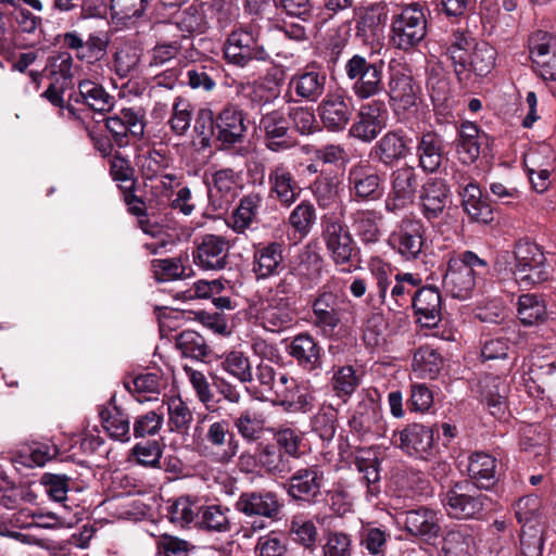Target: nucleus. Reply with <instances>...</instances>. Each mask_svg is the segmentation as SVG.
Masks as SVG:
<instances>
[{
  "label": "nucleus",
  "instance_id": "nucleus-34",
  "mask_svg": "<svg viewBox=\"0 0 556 556\" xmlns=\"http://www.w3.org/2000/svg\"><path fill=\"white\" fill-rule=\"evenodd\" d=\"M318 111L323 125L330 131L343 130L352 116L351 106L340 93L327 94Z\"/></svg>",
  "mask_w": 556,
  "mask_h": 556
},
{
  "label": "nucleus",
  "instance_id": "nucleus-26",
  "mask_svg": "<svg viewBox=\"0 0 556 556\" xmlns=\"http://www.w3.org/2000/svg\"><path fill=\"white\" fill-rule=\"evenodd\" d=\"M285 245L282 242H261L254 245L252 271L257 280L277 276L282 269Z\"/></svg>",
  "mask_w": 556,
  "mask_h": 556
},
{
  "label": "nucleus",
  "instance_id": "nucleus-55",
  "mask_svg": "<svg viewBox=\"0 0 556 556\" xmlns=\"http://www.w3.org/2000/svg\"><path fill=\"white\" fill-rule=\"evenodd\" d=\"M165 403L170 430L179 433L187 431L193 420V413L188 404L180 396H169Z\"/></svg>",
  "mask_w": 556,
  "mask_h": 556
},
{
  "label": "nucleus",
  "instance_id": "nucleus-25",
  "mask_svg": "<svg viewBox=\"0 0 556 556\" xmlns=\"http://www.w3.org/2000/svg\"><path fill=\"white\" fill-rule=\"evenodd\" d=\"M384 103L372 101L361 106L356 121L349 134L363 142H371L384 127Z\"/></svg>",
  "mask_w": 556,
  "mask_h": 556
},
{
  "label": "nucleus",
  "instance_id": "nucleus-48",
  "mask_svg": "<svg viewBox=\"0 0 556 556\" xmlns=\"http://www.w3.org/2000/svg\"><path fill=\"white\" fill-rule=\"evenodd\" d=\"M266 363H261L256 366L255 377H253L252 388L256 389L257 399L269 400L277 399V391L280 389L281 383L280 375Z\"/></svg>",
  "mask_w": 556,
  "mask_h": 556
},
{
  "label": "nucleus",
  "instance_id": "nucleus-3",
  "mask_svg": "<svg viewBox=\"0 0 556 556\" xmlns=\"http://www.w3.org/2000/svg\"><path fill=\"white\" fill-rule=\"evenodd\" d=\"M351 304L341 279L331 277L318 290L312 302L313 324L330 334L342 323L344 306Z\"/></svg>",
  "mask_w": 556,
  "mask_h": 556
},
{
  "label": "nucleus",
  "instance_id": "nucleus-14",
  "mask_svg": "<svg viewBox=\"0 0 556 556\" xmlns=\"http://www.w3.org/2000/svg\"><path fill=\"white\" fill-rule=\"evenodd\" d=\"M249 314L256 325L270 332H280L293 323V314L289 305L265 296H260L249 304Z\"/></svg>",
  "mask_w": 556,
  "mask_h": 556
},
{
  "label": "nucleus",
  "instance_id": "nucleus-46",
  "mask_svg": "<svg viewBox=\"0 0 556 556\" xmlns=\"http://www.w3.org/2000/svg\"><path fill=\"white\" fill-rule=\"evenodd\" d=\"M261 469L269 475L283 477L292 469L291 459L275 444L267 443L258 448Z\"/></svg>",
  "mask_w": 556,
  "mask_h": 556
},
{
  "label": "nucleus",
  "instance_id": "nucleus-22",
  "mask_svg": "<svg viewBox=\"0 0 556 556\" xmlns=\"http://www.w3.org/2000/svg\"><path fill=\"white\" fill-rule=\"evenodd\" d=\"M418 200L422 216L430 222L442 216L451 202V191L443 179L431 177L421 186Z\"/></svg>",
  "mask_w": 556,
  "mask_h": 556
},
{
  "label": "nucleus",
  "instance_id": "nucleus-16",
  "mask_svg": "<svg viewBox=\"0 0 556 556\" xmlns=\"http://www.w3.org/2000/svg\"><path fill=\"white\" fill-rule=\"evenodd\" d=\"M418 188L415 168L408 165L396 168L391 174V190L386 199L384 210L397 213L410 205Z\"/></svg>",
  "mask_w": 556,
  "mask_h": 556
},
{
  "label": "nucleus",
  "instance_id": "nucleus-7",
  "mask_svg": "<svg viewBox=\"0 0 556 556\" xmlns=\"http://www.w3.org/2000/svg\"><path fill=\"white\" fill-rule=\"evenodd\" d=\"M442 506L451 518L466 520L479 518L489 501L469 481H458L440 493Z\"/></svg>",
  "mask_w": 556,
  "mask_h": 556
},
{
  "label": "nucleus",
  "instance_id": "nucleus-13",
  "mask_svg": "<svg viewBox=\"0 0 556 556\" xmlns=\"http://www.w3.org/2000/svg\"><path fill=\"white\" fill-rule=\"evenodd\" d=\"M235 508L247 517L277 520L280 518L283 503L273 491L256 490L242 492L235 503Z\"/></svg>",
  "mask_w": 556,
  "mask_h": 556
},
{
  "label": "nucleus",
  "instance_id": "nucleus-47",
  "mask_svg": "<svg viewBox=\"0 0 556 556\" xmlns=\"http://www.w3.org/2000/svg\"><path fill=\"white\" fill-rule=\"evenodd\" d=\"M229 514L230 508L227 506H201L197 525L210 532H227L231 528Z\"/></svg>",
  "mask_w": 556,
  "mask_h": 556
},
{
  "label": "nucleus",
  "instance_id": "nucleus-21",
  "mask_svg": "<svg viewBox=\"0 0 556 556\" xmlns=\"http://www.w3.org/2000/svg\"><path fill=\"white\" fill-rule=\"evenodd\" d=\"M355 34L363 41L377 37L386 26L389 5L386 1L364 3L354 9Z\"/></svg>",
  "mask_w": 556,
  "mask_h": 556
},
{
  "label": "nucleus",
  "instance_id": "nucleus-35",
  "mask_svg": "<svg viewBox=\"0 0 556 556\" xmlns=\"http://www.w3.org/2000/svg\"><path fill=\"white\" fill-rule=\"evenodd\" d=\"M416 154L420 168L426 173H435L444 161L443 138L434 132L427 131L418 138Z\"/></svg>",
  "mask_w": 556,
  "mask_h": 556
},
{
  "label": "nucleus",
  "instance_id": "nucleus-52",
  "mask_svg": "<svg viewBox=\"0 0 556 556\" xmlns=\"http://www.w3.org/2000/svg\"><path fill=\"white\" fill-rule=\"evenodd\" d=\"M546 305L541 296L526 293L518 299V317L525 326H532L546 318Z\"/></svg>",
  "mask_w": 556,
  "mask_h": 556
},
{
  "label": "nucleus",
  "instance_id": "nucleus-9",
  "mask_svg": "<svg viewBox=\"0 0 556 556\" xmlns=\"http://www.w3.org/2000/svg\"><path fill=\"white\" fill-rule=\"evenodd\" d=\"M321 239L336 266L349 265L357 254L355 241L344 224L333 214L321 217Z\"/></svg>",
  "mask_w": 556,
  "mask_h": 556
},
{
  "label": "nucleus",
  "instance_id": "nucleus-4",
  "mask_svg": "<svg viewBox=\"0 0 556 556\" xmlns=\"http://www.w3.org/2000/svg\"><path fill=\"white\" fill-rule=\"evenodd\" d=\"M486 273V262L471 251L452 257L443 277V288L455 299L466 300L476 286V277Z\"/></svg>",
  "mask_w": 556,
  "mask_h": 556
},
{
  "label": "nucleus",
  "instance_id": "nucleus-44",
  "mask_svg": "<svg viewBox=\"0 0 556 556\" xmlns=\"http://www.w3.org/2000/svg\"><path fill=\"white\" fill-rule=\"evenodd\" d=\"M479 128L471 122H465L458 129L456 152L463 164L473 163L480 155Z\"/></svg>",
  "mask_w": 556,
  "mask_h": 556
},
{
  "label": "nucleus",
  "instance_id": "nucleus-33",
  "mask_svg": "<svg viewBox=\"0 0 556 556\" xmlns=\"http://www.w3.org/2000/svg\"><path fill=\"white\" fill-rule=\"evenodd\" d=\"M478 387L491 415L502 417L507 408L506 399L509 392L506 380L502 376L485 374L480 378Z\"/></svg>",
  "mask_w": 556,
  "mask_h": 556
},
{
  "label": "nucleus",
  "instance_id": "nucleus-49",
  "mask_svg": "<svg viewBox=\"0 0 556 556\" xmlns=\"http://www.w3.org/2000/svg\"><path fill=\"white\" fill-rule=\"evenodd\" d=\"M413 370L422 379H433L442 368L441 355L431 346H420L413 357Z\"/></svg>",
  "mask_w": 556,
  "mask_h": 556
},
{
  "label": "nucleus",
  "instance_id": "nucleus-19",
  "mask_svg": "<svg viewBox=\"0 0 556 556\" xmlns=\"http://www.w3.org/2000/svg\"><path fill=\"white\" fill-rule=\"evenodd\" d=\"M534 71L544 80L556 81V36L539 30L530 38Z\"/></svg>",
  "mask_w": 556,
  "mask_h": 556
},
{
  "label": "nucleus",
  "instance_id": "nucleus-45",
  "mask_svg": "<svg viewBox=\"0 0 556 556\" xmlns=\"http://www.w3.org/2000/svg\"><path fill=\"white\" fill-rule=\"evenodd\" d=\"M391 533L374 522H365L359 530V544L371 556H386Z\"/></svg>",
  "mask_w": 556,
  "mask_h": 556
},
{
  "label": "nucleus",
  "instance_id": "nucleus-32",
  "mask_svg": "<svg viewBox=\"0 0 556 556\" xmlns=\"http://www.w3.org/2000/svg\"><path fill=\"white\" fill-rule=\"evenodd\" d=\"M326 83V74L312 68L293 74L288 87L300 101L316 102L324 94Z\"/></svg>",
  "mask_w": 556,
  "mask_h": 556
},
{
  "label": "nucleus",
  "instance_id": "nucleus-64",
  "mask_svg": "<svg viewBox=\"0 0 556 556\" xmlns=\"http://www.w3.org/2000/svg\"><path fill=\"white\" fill-rule=\"evenodd\" d=\"M353 541L343 531H330L321 545L323 556H353Z\"/></svg>",
  "mask_w": 556,
  "mask_h": 556
},
{
  "label": "nucleus",
  "instance_id": "nucleus-2",
  "mask_svg": "<svg viewBox=\"0 0 556 556\" xmlns=\"http://www.w3.org/2000/svg\"><path fill=\"white\" fill-rule=\"evenodd\" d=\"M194 450L204 458L217 464H228L238 453L239 443L227 419L199 416L192 432Z\"/></svg>",
  "mask_w": 556,
  "mask_h": 556
},
{
  "label": "nucleus",
  "instance_id": "nucleus-18",
  "mask_svg": "<svg viewBox=\"0 0 556 556\" xmlns=\"http://www.w3.org/2000/svg\"><path fill=\"white\" fill-rule=\"evenodd\" d=\"M105 127L118 147H126L129 136L137 139L143 136L144 113L140 108H124L105 119Z\"/></svg>",
  "mask_w": 556,
  "mask_h": 556
},
{
  "label": "nucleus",
  "instance_id": "nucleus-20",
  "mask_svg": "<svg viewBox=\"0 0 556 556\" xmlns=\"http://www.w3.org/2000/svg\"><path fill=\"white\" fill-rule=\"evenodd\" d=\"M230 244L222 236L205 235L194 249L193 262L203 270H223L229 264Z\"/></svg>",
  "mask_w": 556,
  "mask_h": 556
},
{
  "label": "nucleus",
  "instance_id": "nucleus-8",
  "mask_svg": "<svg viewBox=\"0 0 556 556\" xmlns=\"http://www.w3.org/2000/svg\"><path fill=\"white\" fill-rule=\"evenodd\" d=\"M344 74L352 81L351 89L357 99L366 100L384 90L382 62H371L356 53L345 62Z\"/></svg>",
  "mask_w": 556,
  "mask_h": 556
},
{
  "label": "nucleus",
  "instance_id": "nucleus-57",
  "mask_svg": "<svg viewBox=\"0 0 556 556\" xmlns=\"http://www.w3.org/2000/svg\"><path fill=\"white\" fill-rule=\"evenodd\" d=\"M315 222V206L306 200L299 203L288 217V224L300 238H305L311 232Z\"/></svg>",
  "mask_w": 556,
  "mask_h": 556
},
{
  "label": "nucleus",
  "instance_id": "nucleus-15",
  "mask_svg": "<svg viewBox=\"0 0 556 556\" xmlns=\"http://www.w3.org/2000/svg\"><path fill=\"white\" fill-rule=\"evenodd\" d=\"M268 198L282 207H290L300 198L302 188L295 179L290 166L276 163L267 170Z\"/></svg>",
  "mask_w": 556,
  "mask_h": 556
},
{
  "label": "nucleus",
  "instance_id": "nucleus-56",
  "mask_svg": "<svg viewBox=\"0 0 556 556\" xmlns=\"http://www.w3.org/2000/svg\"><path fill=\"white\" fill-rule=\"evenodd\" d=\"M355 468L362 475V481L367 486L366 498L371 502L380 493L379 460L376 457H356Z\"/></svg>",
  "mask_w": 556,
  "mask_h": 556
},
{
  "label": "nucleus",
  "instance_id": "nucleus-38",
  "mask_svg": "<svg viewBox=\"0 0 556 556\" xmlns=\"http://www.w3.org/2000/svg\"><path fill=\"white\" fill-rule=\"evenodd\" d=\"M76 103H81L91 110L105 113L113 109L115 99L104 87L92 79L84 78L77 84V93L74 97Z\"/></svg>",
  "mask_w": 556,
  "mask_h": 556
},
{
  "label": "nucleus",
  "instance_id": "nucleus-39",
  "mask_svg": "<svg viewBox=\"0 0 556 556\" xmlns=\"http://www.w3.org/2000/svg\"><path fill=\"white\" fill-rule=\"evenodd\" d=\"M288 353L305 370L313 371L321 368L320 346L308 333L295 336L287 348Z\"/></svg>",
  "mask_w": 556,
  "mask_h": 556
},
{
  "label": "nucleus",
  "instance_id": "nucleus-37",
  "mask_svg": "<svg viewBox=\"0 0 556 556\" xmlns=\"http://www.w3.org/2000/svg\"><path fill=\"white\" fill-rule=\"evenodd\" d=\"M413 307L418 321L426 327H434L441 320L442 298L437 288L424 287L413 298Z\"/></svg>",
  "mask_w": 556,
  "mask_h": 556
},
{
  "label": "nucleus",
  "instance_id": "nucleus-60",
  "mask_svg": "<svg viewBox=\"0 0 556 556\" xmlns=\"http://www.w3.org/2000/svg\"><path fill=\"white\" fill-rule=\"evenodd\" d=\"M163 444L159 440H148L137 443L131 448V456L143 467L161 468Z\"/></svg>",
  "mask_w": 556,
  "mask_h": 556
},
{
  "label": "nucleus",
  "instance_id": "nucleus-53",
  "mask_svg": "<svg viewBox=\"0 0 556 556\" xmlns=\"http://www.w3.org/2000/svg\"><path fill=\"white\" fill-rule=\"evenodd\" d=\"M168 163L166 155L155 149L150 150L138 157L139 169L146 179H153L159 176L169 181L176 179V176L173 174H163V172L168 167Z\"/></svg>",
  "mask_w": 556,
  "mask_h": 556
},
{
  "label": "nucleus",
  "instance_id": "nucleus-61",
  "mask_svg": "<svg viewBox=\"0 0 556 556\" xmlns=\"http://www.w3.org/2000/svg\"><path fill=\"white\" fill-rule=\"evenodd\" d=\"M333 392L339 397L351 396L359 384V377L351 365H345L333 369L330 380Z\"/></svg>",
  "mask_w": 556,
  "mask_h": 556
},
{
  "label": "nucleus",
  "instance_id": "nucleus-50",
  "mask_svg": "<svg viewBox=\"0 0 556 556\" xmlns=\"http://www.w3.org/2000/svg\"><path fill=\"white\" fill-rule=\"evenodd\" d=\"M232 422L238 434L247 443L257 442L262 439L265 431L264 418L250 409L241 412L236 418H233Z\"/></svg>",
  "mask_w": 556,
  "mask_h": 556
},
{
  "label": "nucleus",
  "instance_id": "nucleus-54",
  "mask_svg": "<svg viewBox=\"0 0 556 556\" xmlns=\"http://www.w3.org/2000/svg\"><path fill=\"white\" fill-rule=\"evenodd\" d=\"M175 345L184 356L197 361H204L210 353V348L204 338L192 330H185L179 333L176 337Z\"/></svg>",
  "mask_w": 556,
  "mask_h": 556
},
{
  "label": "nucleus",
  "instance_id": "nucleus-40",
  "mask_svg": "<svg viewBox=\"0 0 556 556\" xmlns=\"http://www.w3.org/2000/svg\"><path fill=\"white\" fill-rule=\"evenodd\" d=\"M405 530L415 536L427 539L437 538L440 533V525L437 513L427 507H419L404 513Z\"/></svg>",
  "mask_w": 556,
  "mask_h": 556
},
{
  "label": "nucleus",
  "instance_id": "nucleus-5",
  "mask_svg": "<svg viewBox=\"0 0 556 556\" xmlns=\"http://www.w3.org/2000/svg\"><path fill=\"white\" fill-rule=\"evenodd\" d=\"M224 54L227 63L238 67H247L254 61H270V54L260 41V31L252 26L233 28L226 38Z\"/></svg>",
  "mask_w": 556,
  "mask_h": 556
},
{
  "label": "nucleus",
  "instance_id": "nucleus-30",
  "mask_svg": "<svg viewBox=\"0 0 556 556\" xmlns=\"http://www.w3.org/2000/svg\"><path fill=\"white\" fill-rule=\"evenodd\" d=\"M323 473L316 466L296 470L289 480L288 494L305 503H314L320 495Z\"/></svg>",
  "mask_w": 556,
  "mask_h": 556
},
{
  "label": "nucleus",
  "instance_id": "nucleus-11",
  "mask_svg": "<svg viewBox=\"0 0 556 556\" xmlns=\"http://www.w3.org/2000/svg\"><path fill=\"white\" fill-rule=\"evenodd\" d=\"M426 229L420 219L404 216L390 233L388 243L405 261L419 260L425 247Z\"/></svg>",
  "mask_w": 556,
  "mask_h": 556
},
{
  "label": "nucleus",
  "instance_id": "nucleus-12",
  "mask_svg": "<svg viewBox=\"0 0 556 556\" xmlns=\"http://www.w3.org/2000/svg\"><path fill=\"white\" fill-rule=\"evenodd\" d=\"M350 195L358 202L378 201L383 194L382 178L369 164L357 162L348 172Z\"/></svg>",
  "mask_w": 556,
  "mask_h": 556
},
{
  "label": "nucleus",
  "instance_id": "nucleus-58",
  "mask_svg": "<svg viewBox=\"0 0 556 556\" xmlns=\"http://www.w3.org/2000/svg\"><path fill=\"white\" fill-rule=\"evenodd\" d=\"M289 532L292 540L305 548L316 546L318 531L312 519L304 515H295L290 521Z\"/></svg>",
  "mask_w": 556,
  "mask_h": 556
},
{
  "label": "nucleus",
  "instance_id": "nucleus-23",
  "mask_svg": "<svg viewBox=\"0 0 556 556\" xmlns=\"http://www.w3.org/2000/svg\"><path fill=\"white\" fill-rule=\"evenodd\" d=\"M260 129L264 132L266 147L278 152L291 147L290 121L286 109H277L263 114Z\"/></svg>",
  "mask_w": 556,
  "mask_h": 556
},
{
  "label": "nucleus",
  "instance_id": "nucleus-42",
  "mask_svg": "<svg viewBox=\"0 0 556 556\" xmlns=\"http://www.w3.org/2000/svg\"><path fill=\"white\" fill-rule=\"evenodd\" d=\"M262 204L263 197L260 193L245 194L231 215V228L238 233L244 232L256 220Z\"/></svg>",
  "mask_w": 556,
  "mask_h": 556
},
{
  "label": "nucleus",
  "instance_id": "nucleus-17",
  "mask_svg": "<svg viewBox=\"0 0 556 556\" xmlns=\"http://www.w3.org/2000/svg\"><path fill=\"white\" fill-rule=\"evenodd\" d=\"M419 87L405 68L392 70L388 83L390 106L396 115L405 114L417 105Z\"/></svg>",
  "mask_w": 556,
  "mask_h": 556
},
{
  "label": "nucleus",
  "instance_id": "nucleus-10",
  "mask_svg": "<svg viewBox=\"0 0 556 556\" xmlns=\"http://www.w3.org/2000/svg\"><path fill=\"white\" fill-rule=\"evenodd\" d=\"M515 279L519 286L530 288L549 277V266L540 247L533 242L519 241L515 248Z\"/></svg>",
  "mask_w": 556,
  "mask_h": 556
},
{
  "label": "nucleus",
  "instance_id": "nucleus-27",
  "mask_svg": "<svg viewBox=\"0 0 556 556\" xmlns=\"http://www.w3.org/2000/svg\"><path fill=\"white\" fill-rule=\"evenodd\" d=\"M247 128L245 115L235 104L225 105L216 116V138L225 149L242 142Z\"/></svg>",
  "mask_w": 556,
  "mask_h": 556
},
{
  "label": "nucleus",
  "instance_id": "nucleus-41",
  "mask_svg": "<svg viewBox=\"0 0 556 556\" xmlns=\"http://www.w3.org/2000/svg\"><path fill=\"white\" fill-rule=\"evenodd\" d=\"M280 389L277 391V400L280 405L290 413H306L314 406V396L308 393H301L295 396L296 382L287 374L280 375Z\"/></svg>",
  "mask_w": 556,
  "mask_h": 556
},
{
  "label": "nucleus",
  "instance_id": "nucleus-31",
  "mask_svg": "<svg viewBox=\"0 0 556 556\" xmlns=\"http://www.w3.org/2000/svg\"><path fill=\"white\" fill-rule=\"evenodd\" d=\"M381 212L372 208H358L350 213V227L354 235L365 245L376 244L380 241L382 231Z\"/></svg>",
  "mask_w": 556,
  "mask_h": 556
},
{
  "label": "nucleus",
  "instance_id": "nucleus-59",
  "mask_svg": "<svg viewBox=\"0 0 556 556\" xmlns=\"http://www.w3.org/2000/svg\"><path fill=\"white\" fill-rule=\"evenodd\" d=\"M547 434L539 424L526 425L520 429V446L525 452L532 453L535 457L547 451Z\"/></svg>",
  "mask_w": 556,
  "mask_h": 556
},
{
  "label": "nucleus",
  "instance_id": "nucleus-43",
  "mask_svg": "<svg viewBox=\"0 0 556 556\" xmlns=\"http://www.w3.org/2000/svg\"><path fill=\"white\" fill-rule=\"evenodd\" d=\"M459 194L464 210L473 220L486 224L493 219L492 210L490 205L482 200V193L477 184L469 182Z\"/></svg>",
  "mask_w": 556,
  "mask_h": 556
},
{
  "label": "nucleus",
  "instance_id": "nucleus-6",
  "mask_svg": "<svg viewBox=\"0 0 556 556\" xmlns=\"http://www.w3.org/2000/svg\"><path fill=\"white\" fill-rule=\"evenodd\" d=\"M390 42L400 50L408 51L418 46L427 34V18L422 7L409 3L394 14L390 26Z\"/></svg>",
  "mask_w": 556,
  "mask_h": 556
},
{
  "label": "nucleus",
  "instance_id": "nucleus-63",
  "mask_svg": "<svg viewBox=\"0 0 556 556\" xmlns=\"http://www.w3.org/2000/svg\"><path fill=\"white\" fill-rule=\"evenodd\" d=\"M222 367L242 383L253 382L250 359L240 351H231L226 354Z\"/></svg>",
  "mask_w": 556,
  "mask_h": 556
},
{
  "label": "nucleus",
  "instance_id": "nucleus-62",
  "mask_svg": "<svg viewBox=\"0 0 556 556\" xmlns=\"http://www.w3.org/2000/svg\"><path fill=\"white\" fill-rule=\"evenodd\" d=\"M200 505L188 496L177 498L168 509V518L173 523L181 527L198 521Z\"/></svg>",
  "mask_w": 556,
  "mask_h": 556
},
{
  "label": "nucleus",
  "instance_id": "nucleus-28",
  "mask_svg": "<svg viewBox=\"0 0 556 556\" xmlns=\"http://www.w3.org/2000/svg\"><path fill=\"white\" fill-rule=\"evenodd\" d=\"M412 152L409 139L399 130L386 132L371 148L370 155L387 167L406 159Z\"/></svg>",
  "mask_w": 556,
  "mask_h": 556
},
{
  "label": "nucleus",
  "instance_id": "nucleus-29",
  "mask_svg": "<svg viewBox=\"0 0 556 556\" xmlns=\"http://www.w3.org/2000/svg\"><path fill=\"white\" fill-rule=\"evenodd\" d=\"M63 46L75 51L78 60L87 63L100 61L108 49V38L105 35L90 34L86 40L77 31H67L62 36Z\"/></svg>",
  "mask_w": 556,
  "mask_h": 556
},
{
  "label": "nucleus",
  "instance_id": "nucleus-24",
  "mask_svg": "<svg viewBox=\"0 0 556 556\" xmlns=\"http://www.w3.org/2000/svg\"><path fill=\"white\" fill-rule=\"evenodd\" d=\"M393 438L394 444L409 456L425 459L431 454L433 431L424 425H407L403 430L395 431Z\"/></svg>",
  "mask_w": 556,
  "mask_h": 556
},
{
  "label": "nucleus",
  "instance_id": "nucleus-36",
  "mask_svg": "<svg viewBox=\"0 0 556 556\" xmlns=\"http://www.w3.org/2000/svg\"><path fill=\"white\" fill-rule=\"evenodd\" d=\"M468 476L477 489L490 490L498 481L497 460L494 456L476 452L469 456Z\"/></svg>",
  "mask_w": 556,
  "mask_h": 556
},
{
  "label": "nucleus",
  "instance_id": "nucleus-51",
  "mask_svg": "<svg viewBox=\"0 0 556 556\" xmlns=\"http://www.w3.org/2000/svg\"><path fill=\"white\" fill-rule=\"evenodd\" d=\"M102 425L108 434L117 441L130 440V421L128 415L114 406L112 409L101 413Z\"/></svg>",
  "mask_w": 556,
  "mask_h": 556
},
{
  "label": "nucleus",
  "instance_id": "nucleus-1",
  "mask_svg": "<svg viewBox=\"0 0 556 556\" xmlns=\"http://www.w3.org/2000/svg\"><path fill=\"white\" fill-rule=\"evenodd\" d=\"M444 55L452 63L454 73L463 86H468L472 75L488 76L496 65L497 52L488 42H476L468 30L457 28L442 45Z\"/></svg>",
  "mask_w": 556,
  "mask_h": 556
}]
</instances>
